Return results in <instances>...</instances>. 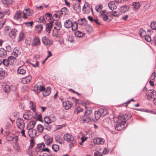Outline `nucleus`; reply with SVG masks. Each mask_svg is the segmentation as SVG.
Wrapping results in <instances>:
<instances>
[{
  "label": "nucleus",
  "instance_id": "obj_1",
  "mask_svg": "<svg viewBox=\"0 0 156 156\" xmlns=\"http://www.w3.org/2000/svg\"><path fill=\"white\" fill-rule=\"evenodd\" d=\"M131 114L129 113H126L124 115H119L118 116V119L119 121H124L126 124V121L131 117Z\"/></svg>",
  "mask_w": 156,
  "mask_h": 156
},
{
  "label": "nucleus",
  "instance_id": "obj_2",
  "mask_svg": "<svg viewBox=\"0 0 156 156\" xmlns=\"http://www.w3.org/2000/svg\"><path fill=\"white\" fill-rule=\"evenodd\" d=\"M91 120L90 116L87 114L84 115L83 116H80L79 118V121L80 123L84 122L88 123Z\"/></svg>",
  "mask_w": 156,
  "mask_h": 156
},
{
  "label": "nucleus",
  "instance_id": "obj_3",
  "mask_svg": "<svg viewBox=\"0 0 156 156\" xmlns=\"http://www.w3.org/2000/svg\"><path fill=\"white\" fill-rule=\"evenodd\" d=\"M126 126L127 125L125 126V123L124 121H119L118 120V123L116 124L115 129L117 130L120 131L126 127Z\"/></svg>",
  "mask_w": 156,
  "mask_h": 156
},
{
  "label": "nucleus",
  "instance_id": "obj_4",
  "mask_svg": "<svg viewBox=\"0 0 156 156\" xmlns=\"http://www.w3.org/2000/svg\"><path fill=\"white\" fill-rule=\"evenodd\" d=\"M23 18L26 19L28 18L29 16H31L33 14V10L30 9H27L24 10Z\"/></svg>",
  "mask_w": 156,
  "mask_h": 156
},
{
  "label": "nucleus",
  "instance_id": "obj_5",
  "mask_svg": "<svg viewBox=\"0 0 156 156\" xmlns=\"http://www.w3.org/2000/svg\"><path fill=\"white\" fill-rule=\"evenodd\" d=\"M45 89L44 87L42 85V82L38 83L34 86V90L37 92H40Z\"/></svg>",
  "mask_w": 156,
  "mask_h": 156
},
{
  "label": "nucleus",
  "instance_id": "obj_6",
  "mask_svg": "<svg viewBox=\"0 0 156 156\" xmlns=\"http://www.w3.org/2000/svg\"><path fill=\"white\" fill-rule=\"evenodd\" d=\"M16 125L18 128L21 129H23L25 127V123L22 119L19 118L16 120Z\"/></svg>",
  "mask_w": 156,
  "mask_h": 156
},
{
  "label": "nucleus",
  "instance_id": "obj_7",
  "mask_svg": "<svg viewBox=\"0 0 156 156\" xmlns=\"http://www.w3.org/2000/svg\"><path fill=\"white\" fill-rule=\"evenodd\" d=\"M42 41L43 43L46 45L50 46L53 43L52 41L49 40L47 37L44 36L42 37Z\"/></svg>",
  "mask_w": 156,
  "mask_h": 156
},
{
  "label": "nucleus",
  "instance_id": "obj_8",
  "mask_svg": "<svg viewBox=\"0 0 156 156\" xmlns=\"http://www.w3.org/2000/svg\"><path fill=\"white\" fill-rule=\"evenodd\" d=\"M100 14L101 17L104 20L108 22H109L111 21V20L108 18V13L105 10L101 11V12Z\"/></svg>",
  "mask_w": 156,
  "mask_h": 156
},
{
  "label": "nucleus",
  "instance_id": "obj_9",
  "mask_svg": "<svg viewBox=\"0 0 156 156\" xmlns=\"http://www.w3.org/2000/svg\"><path fill=\"white\" fill-rule=\"evenodd\" d=\"M63 138L65 141L68 142H73L74 137L70 134L67 133L65 134Z\"/></svg>",
  "mask_w": 156,
  "mask_h": 156
},
{
  "label": "nucleus",
  "instance_id": "obj_10",
  "mask_svg": "<svg viewBox=\"0 0 156 156\" xmlns=\"http://www.w3.org/2000/svg\"><path fill=\"white\" fill-rule=\"evenodd\" d=\"M147 95L149 98H156V92L153 90H149L147 94Z\"/></svg>",
  "mask_w": 156,
  "mask_h": 156
},
{
  "label": "nucleus",
  "instance_id": "obj_11",
  "mask_svg": "<svg viewBox=\"0 0 156 156\" xmlns=\"http://www.w3.org/2000/svg\"><path fill=\"white\" fill-rule=\"evenodd\" d=\"M44 138L46 144L48 145H49L52 142L53 140V137L48 135L44 136Z\"/></svg>",
  "mask_w": 156,
  "mask_h": 156
},
{
  "label": "nucleus",
  "instance_id": "obj_12",
  "mask_svg": "<svg viewBox=\"0 0 156 156\" xmlns=\"http://www.w3.org/2000/svg\"><path fill=\"white\" fill-rule=\"evenodd\" d=\"M21 13L19 11H17L16 12L13 17L14 20L16 21L20 22L21 19Z\"/></svg>",
  "mask_w": 156,
  "mask_h": 156
},
{
  "label": "nucleus",
  "instance_id": "obj_13",
  "mask_svg": "<svg viewBox=\"0 0 156 156\" xmlns=\"http://www.w3.org/2000/svg\"><path fill=\"white\" fill-rule=\"evenodd\" d=\"M41 41L40 39L37 36H35L33 39V41L32 45L33 46H36L40 45Z\"/></svg>",
  "mask_w": 156,
  "mask_h": 156
},
{
  "label": "nucleus",
  "instance_id": "obj_14",
  "mask_svg": "<svg viewBox=\"0 0 156 156\" xmlns=\"http://www.w3.org/2000/svg\"><path fill=\"white\" fill-rule=\"evenodd\" d=\"M93 142L94 144H101L104 143V140L102 138L97 137L94 139Z\"/></svg>",
  "mask_w": 156,
  "mask_h": 156
},
{
  "label": "nucleus",
  "instance_id": "obj_15",
  "mask_svg": "<svg viewBox=\"0 0 156 156\" xmlns=\"http://www.w3.org/2000/svg\"><path fill=\"white\" fill-rule=\"evenodd\" d=\"M21 52V50L20 49L15 48L12 53V56L16 58L20 54Z\"/></svg>",
  "mask_w": 156,
  "mask_h": 156
},
{
  "label": "nucleus",
  "instance_id": "obj_16",
  "mask_svg": "<svg viewBox=\"0 0 156 156\" xmlns=\"http://www.w3.org/2000/svg\"><path fill=\"white\" fill-rule=\"evenodd\" d=\"M72 22L70 19L66 20L64 23V25L65 27L69 28L71 27L72 25Z\"/></svg>",
  "mask_w": 156,
  "mask_h": 156
},
{
  "label": "nucleus",
  "instance_id": "obj_17",
  "mask_svg": "<svg viewBox=\"0 0 156 156\" xmlns=\"http://www.w3.org/2000/svg\"><path fill=\"white\" fill-rule=\"evenodd\" d=\"M28 134L30 137H33L35 136L36 134V131L34 129H28Z\"/></svg>",
  "mask_w": 156,
  "mask_h": 156
},
{
  "label": "nucleus",
  "instance_id": "obj_18",
  "mask_svg": "<svg viewBox=\"0 0 156 156\" xmlns=\"http://www.w3.org/2000/svg\"><path fill=\"white\" fill-rule=\"evenodd\" d=\"M24 118L27 120H30L33 117V115L30 112H25L23 114Z\"/></svg>",
  "mask_w": 156,
  "mask_h": 156
},
{
  "label": "nucleus",
  "instance_id": "obj_19",
  "mask_svg": "<svg viewBox=\"0 0 156 156\" xmlns=\"http://www.w3.org/2000/svg\"><path fill=\"white\" fill-rule=\"evenodd\" d=\"M36 123L35 121H30L28 124L27 127V129H33Z\"/></svg>",
  "mask_w": 156,
  "mask_h": 156
},
{
  "label": "nucleus",
  "instance_id": "obj_20",
  "mask_svg": "<svg viewBox=\"0 0 156 156\" xmlns=\"http://www.w3.org/2000/svg\"><path fill=\"white\" fill-rule=\"evenodd\" d=\"M108 6L109 8L112 10L116 9L117 8V6L114 2H110L108 4Z\"/></svg>",
  "mask_w": 156,
  "mask_h": 156
},
{
  "label": "nucleus",
  "instance_id": "obj_21",
  "mask_svg": "<svg viewBox=\"0 0 156 156\" xmlns=\"http://www.w3.org/2000/svg\"><path fill=\"white\" fill-rule=\"evenodd\" d=\"M9 61L10 64H14L16 63V57L11 56H10L8 57Z\"/></svg>",
  "mask_w": 156,
  "mask_h": 156
},
{
  "label": "nucleus",
  "instance_id": "obj_22",
  "mask_svg": "<svg viewBox=\"0 0 156 156\" xmlns=\"http://www.w3.org/2000/svg\"><path fill=\"white\" fill-rule=\"evenodd\" d=\"M16 31L17 30L15 29H12L9 33V37L12 38H14L16 36Z\"/></svg>",
  "mask_w": 156,
  "mask_h": 156
},
{
  "label": "nucleus",
  "instance_id": "obj_23",
  "mask_svg": "<svg viewBox=\"0 0 156 156\" xmlns=\"http://www.w3.org/2000/svg\"><path fill=\"white\" fill-rule=\"evenodd\" d=\"M55 142H58L60 144H62L63 143L62 138L58 135H56L55 136Z\"/></svg>",
  "mask_w": 156,
  "mask_h": 156
},
{
  "label": "nucleus",
  "instance_id": "obj_24",
  "mask_svg": "<svg viewBox=\"0 0 156 156\" xmlns=\"http://www.w3.org/2000/svg\"><path fill=\"white\" fill-rule=\"evenodd\" d=\"M43 94L44 96H48L51 93V88L48 87L47 89H45L43 91Z\"/></svg>",
  "mask_w": 156,
  "mask_h": 156
},
{
  "label": "nucleus",
  "instance_id": "obj_25",
  "mask_svg": "<svg viewBox=\"0 0 156 156\" xmlns=\"http://www.w3.org/2000/svg\"><path fill=\"white\" fill-rule=\"evenodd\" d=\"M129 7L127 5H123L120 7V10L122 12H126L129 9Z\"/></svg>",
  "mask_w": 156,
  "mask_h": 156
},
{
  "label": "nucleus",
  "instance_id": "obj_26",
  "mask_svg": "<svg viewBox=\"0 0 156 156\" xmlns=\"http://www.w3.org/2000/svg\"><path fill=\"white\" fill-rule=\"evenodd\" d=\"M7 55L6 51L3 48H0V57H5Z\"/></svg>",
  "mask_w": 156,
  "mask_h": 156
},
{
  "label": "nucleus",
  "instance_id": "obj_27",
  "mask_svg": "<svg viewBox=\"0 0 156 156\" xmlns=\"http://www.w3.org/2000/svg\"><path fill=\"white\" fill-rule=\"evenodd\" d=\"M26 73V71L25 69L21 67H19L17 69V73L18 74L23 75Z\"/></svg>",
  "mask_w": 156,
  "mask_h": 156
},
{
  "label": "nucleus",
  "instance_id": "obj_28",
  "mask_svg": "<svg viewBox=\"0 0 156 156\" xmlns=\"http://www.w3.org/2000/svg\"><path fill=\"white\" fill-rule=\"evenodd\" d=\"M132 5L133 6V9L135 11L138 10L140 6V5L138 2H133Z\"/></svg>",
  "mask_w": 156,
  "mask_h": 156
},
{
  "label": "nucleus",
  "instance_id": "obj_29",
  "mask_svg": "<svg viewBox=\"0 0 156 156\" xmlns=\"http://www.w3.org/2000/svg\"><path fill=\"white\" fill-rule=\"evenodd\" d=\"M6 74V72L3 69L0 68V76L1 78L2 79L5 76Z\"/></svg>",
  "mask_w": 156,
  "mask_h": 156
},
{
  "label": "nucleus",
  "instance_id": "obj_30",
  "mask_svg": "<svg viewBox=\"0 0 156 156\" xmlns=\"http://www.w3.org/2000/svg\"><path fill=\"white\" fill-rule=\"evenodd\" d=\"M43 26L42 25H38L36 26V30L38 32H40L43 29Z\"/></svg>",
  "mask_w": 156,
  "mask_h": 156
},
{
  "label": "nucleus",
  "instance_id": "obj_31",
  "mask_svg": "<svg viewBox=\"0 0 156 156\" xmlns=\"http://www.w3.org/2000/svg\"><path fill=\"white\" fill-rule=\"evenodd\" d=\"M45 147L44 144L43 143H42L41 144H38L37 145V149L38 150H41L43 149V148Z\"/></svg>",
  "mask_w": 156,
  "mask_h": 156
},
{
  "label": "nucleus",
  "instance_id": "obj_32",
  "mask_svg": "<svg viewBox=\"0 0 156 156\" xmlns=\"http://www.w3.org/2000/svg\"><path fill=\"white\" fill-rule=\"evenodd\" d=\"M65 103L66 104L65 105V108L66 110H68L71 107L72 103L69 101H67Z\"/></svg>",
  "mask_w": 156,
  "mask_h": 156
},
{
  "label": "nucleus",
  "instance_id": "obj_33",
  "mask_svg": "<svg viewBox=\"0 0 156 156\" xmlns=\"http://www.w3.org/2000/svg\"><path fill=\"white\" fill-rule=\"evenodd\" d=\"M96 10L98 12H101L102 9V6L101 5H97L95 7Z\"/></svg>",
  "mask_w": 156,
  "mask_h": 156
},
{
  "label": "nucleus",
  "instance_id": "obj_34",
  "mask_svg": "<svg viewBox=\"0 0 156 156\" xmlns=\"http://www.w3.org/2000/svg\"><path fill=\"white\" fill-rule=\"evenodd\" d=\"M139 34L140 36L141 37H144L146 35V32L144 30L141 28L140 30Z\"/></svg>",
  "mask_w": 156,
  "mask_h": 156
},
{
  "label": "nucleus",
  "instance_id": "obj_35",
  "mask_svg": "<svg viewBox=\"0 0 156 156\" xmlns=\"http://www.w3.org/2000/svg\"><path fill=\"white\" fill-rule=\"evenodd\" d=\"M77 23L76 22H74L72 23L71 27L73 31H75L77 29Z\"/></svg>",
  "mask_w": 156,
  "mask_h": 156
},
{
  "label": "nucleus",
  "instance_id": "obj_36",
  "mask_svg": "<svg viewBox=\"0 0 156 156\" xmlns=\"http://www.w3.org/2000/svg\"><path fill=\"white\" fill-rule=\"evenodd\" d=\"M37 130L38 132L40 133L43 132V130L44 129L43 126L41 124H38L37 126Z\"/></svg>",
  "mask_w": 156,
  "mask_h": 156
},
{
  "label": "nucleus",
  "instance_id": "obj_37",
  "mask_svg": "<svg viewBox=\"0 0 156 156\" xmlns=\"http://www.w3.org/2000/svg\"><path fill=\"white\" fill-rule=\"evenodd\" d=\"M94 115L96 119H99L101 116H102L100 112H99L98 111H96L95 112Z\"/></svg>",
  "mask_w": 156,
  "mask_h": 156
},
{
  "label": "nucleus",
  "instance_id": "obj_38",
  "mask_svg": "<svg viewBox=\"0 0 156 156\" xmlns=\"http://www.w3.org/2000/svg\"><path fill=\"white\" fill-rule=\"evenodd\" d=\"M75 35L77 37H81L83 35V33L79 31H77L75 32Z\"/></svg>",
  "mask_w": 156,
  "mask_h": 156
},
{
  "label": "nucleus",
  "instance_id": "obj_39",
  "mask_svg": "<svg viewBox=\"0 0 156 156\" xmlns=\"http://www.w3.org/2000/svg\"><path fill=\"white\" fill-rule=\"evenodd\" d=\"M52 148L53 150L55 152L58 151L59 149L58 146L55 144L52 145Z\"/></svg>",
  "mask_w": 156,
  "mask_h": 156
},
{
  "label": "nucleus",
  "instance_id": "obj_40",
  "mask_svg": "<svg viewBox=\"0 0 156 156\" xmlns=\"http://www.w3.org/2000/svg\"><path fill=\"white\" fill-rule=\"evenodd\" d=\"M55 25L57 27V30H60L61 29L62 26L60 22L59 21H56L55 22Z\"/></svg>",
  "mask_w": 156,
  "mask_h": 156
},
{
  "label": "nucleus",
  "instance_id": "obj_41",
  "mask_svg": "<svg viewBox=\"0 0 156 156\" xmlns=\"http://www.w3.org/2000/svg\"><path fill=\"white\" fill-rule=\"evenodd\" d=\"M45 122L49 124L51 123V119L48 116H46L44 118Z\"/></svg>",
  "mask_w": 156,
  "mask_h": 156
},
{
  "label": "nucleus",
  "instance_id": "obj_42",
  "mask_svg": "<svg viewBox=\"0 0 156 156\" xmlns=\"http://www.w3.org/2000/svg\"><path fill=\"white\" fill-rule=\"evenodd\" d=\"M10 88L9 85H6L4 88L3 90L5 93H8L10 90Z\"/></svg>",
  "mask_w": 156,
  "mask_h": 156
},
{
  "label": "nucleus",
  "instance_id": "obj_43",
  "mask_svg": "<svg viewBox=\"0 0 156 156\" xmlns=\"http://www.w3.org/2000/svg\"><path fill=\"white\" fill-rule=\"evenodd\" d=\"M30 107L34 112H35V106L33 102L32 101L30 102Z\"/></svg>",
  "mask_w": 156,
  "mask_h": 156
},
{
  "label": "nucleus",
  "instance_id": "obj_44",
  "mask_svg": "<svg viewBox=\"0 0 156 156\" xmlns=\"http://www.w3.org/2000/svg\"><path fill=\"white\" fill-rule=\"evenodd\" d=\"M74 38L72 35H69L68 36L67 40L69 42L72 43L73 41Z\"/></svg>",
  "mask_w": 156,
  "mask_h": 156
},
{
  "label": "nucleus",
  "instance_id": "obj_45",
  "mask_svg": "<svg viewBox=\"0 0 156 156\" xmlns=\"http://www.w3.org/2000/svg\"><path fill=\"white\" fill-rule=\"evenodd\" d=\"M13 147L17 151L19 150L20 149V146L17 142H16L15 145L13 146Z\"/></svg>",
  "mask_w": 156,
  "mask_h": 156
},
{
  "label": "nucleus",
  "instance_id": "obj_46",
  "mask_svg": "<svg viewBox=\"0 0 156 156\" xmlns=\"http://www.w3.org/2000/svg\"><path fill=\"white\" fill-rule=\"evenodd\" d=\"M150 27L153 30H156V23L151 22L150 25Z\"/></svg>",
  "mask_w": 156,
  "mask_h": 156
},
{
  "label": "nucleus",
  "instance_id": "obj_47",
  "mask_svg": "<svg viewBox=\"0 0 156 156\" xmlns=\"http://www.w3.org/2000/svg\"><path fill=\"white\" fill-rule=\"evenodd\" d=\"M61 11L63 14L65 15L68 14V11L66 8L64 7L61 9Z\"/></svg>",
  "mask_w": 156,
  "mask_h": 156
},
{
  "label": "nucleus",
  "instance_id": "obj_48",
  "mask_svg": "<svg viewBox=\"0 0 156 156\" xmlns=\"http://www.w3.org/2000/svg\"><path fill=\"white\" fill-rule=\"evenodd\" d=\"M27 83H29L32 80V77L30 76H28L25 77Z\"/></svg>",
  "mask_w": 156,
  "mask_h": 156
},
{
  "label": "nucleus",
  "instance_id": "obj_49",
  "mask_svg": "<svg viewBox=\"0 0 156 156\" xmlns=\"http://www.w3.org/2000/svg\"><path fill=\"white\" fill-rule=\"evenodd\" d=\"M24 37V34L23 32H20V33L18 41H20L23 39Z\"/></svg>",
  "mask_w": 156,
  "mask_h": 156
},
{
  "label": "nucleus",
  "instance_id": "obj_50",
  "mask_svg": "<svg viewBox=\"0 0 156 156\" xmlns=\"http://www.w3.org/2000/svg\"><path fill=\"white\" fill-rule=\"evenodd\" d=\"M53 21L50 22L46 24V27L51 29L52 28Z\"/></svg>",
  "mask_w": 156,
  "mask_h": 156
},
{
  "label": "nucleus",
  "instance_id": "obj_51",
  "mask_svg": "<svg viewBox=\"0 0 156 156\" xmlns=\"http://www.w3.org/2000/svg\"><path fill=\"white\" fill-rule=\"evenodd\" d=\"M51 15L49 13H47L45 15L46 19L48 20H50L51 18Z\"/></svg>",
  "mask_w": 156,
  "mask_h": 156
},
{
  "label": "nucleus",
  "instance_id": "obj_52",
  "mask_svg": "<svg viewBox=\"0 0 156 156\" xmlns=\"http://www.w3.org/2000/svg\"><path fill=\"white\" fill-rule=\"evenodd\" d=\"M30 145L29 147V149L32 148L34 145V141L33 139H31L30 140Z\"/></svg>",
  "mask_w": 156,
  "mask_h": 156
},
{
  "label": "nucleus",
  "instance_id": "obj_53",
  "mask_svg": "<svg viewBox=\"0 0 156 156\" xmlns=\"http://www.w3.org/2000/svg\"><path fill=\"white\" fill-rule=\"evenodd\" d=\"M39 152V150L36 148L34 151H33L32 156H37Z\"/></svg>",
  "mask_w": 156,
  "mask_h": 156
},
{
  "label": "nucleus",
  "instance_id": "obj_54",
  "mask_svg": "<svg viewBox=\"0 0 156 156\" xmlns=\"http://www.w3.org/2000/svg\"><path fill=\"white\" fill-rule=\"evenodd\" d=\"M39 21L40 23H45V20L44 16H41L39 18Z\"/></svg>",
  "mask_w": 156,
  "mask_h": 156
},
{
  "label": "nucleus",
  "instance_id": "obj_55",
  "mask_svg": "<svg viewBox=\"0 0 156 156\" xmlns=\"http://www.w3.org/2000/svg\"><path fill=\"white\" fill-rule=\"evenodd\" d=\"M3 64L5 66H8L9 64L8 59V60L6 59H4L3 61Z\"/></svg>",
  "mask_w": 156,
  "mask_h": 156
},
{
  "label": "nucleus",
  "instance_id": "obj_56",
  "mask_svg": "<svg viewBox=\"0 0 156 156\" xmlns=\"http://www.w3.org/2000/svg\"><path fill=\"white\" fill-rule=\"evenodd\" d=\"M5 7H7L8 5H11L13 2V0H7Z\"/></svg>",
  "mask_w": 156,
  "mask_h": 156
},
{
  "label": "nucleus",
  "instance_id": "obj_57",
  "mask_svg": "<svg viewBox=\"0 0 156 156\" xmlns=\"http://www.w3.org/2000/svg\"><path fill=\"white\" fill-rule=\"evenodd\" d=\"M76 113L78 114L79 113L83 112V108H81L80 106H78L76 109Z\"/></svg>",
  "mask_w": 156,
  "mask_h": 156
},
{
  "label": "nucleus",
  "instance_id": "obj_58",
  "mask_svg": "<svg viewBox=\"0 0 156 156\" xmlns=\"http://www.w3.org/2000/svg\"><path fill=\"white\" fill-rule=\"evenodd\" d=\"M26 25L28 27H31L32 26L33 24V21H31L28 22H27L25 23Z\"/></svg>",
  "mask_w": 156,
  "mask_h": 156
},
{
  "label": "nucleus",
  "instance_id": "obj_59",
  "mask_svg": "<svg viewBox=\"0 0 156 156\" xmlns=\"http://www.w3.org/2000/svg\"><path fill=\"white\" fill-rule=\"evenodd\" d=\"M144 37L145 40L147 42H149L151 41V37L149 36L145 35Z\"/></svg>",
  "mask_w": 156,
  "mask_h": 156
},
{
  "label": "nucleus",
  "instance_id": "obj_60",
  "mask_svg": "<svg viewBox=\"0 0 156 156\" xmlns=\"http://www.w3.org/2000/svg\"><path fill=\"white\" fill-rule=\"evenodd\" d=\"M112 15L115 17H117L119 16V14L117 13L116 11H113L112 12Z\"/></svg>",
  "mask_w": 156,
  "mask_h": 156
},
{
  "label": "nucleus",
  "instance_id": "obj_61",
  "mask_svg": "<svg viewBox=\"0 0 156 156\" xmlns=\"http://www.w3.org/2000/svg\"><path fill=\"white\" fill-rule=\"evenodd\" d=\"M92 113V111L90 110H87L86 111H85L84 115L87 114V115L89 116Z\"/></svg>",
  "mask_w": 156,
  "mask_h": 156
},
{
  "label": "nucleus",
  "instance_id": "obj_62",
  "mask_svg": "<svg viewBox=\"0 0 156 156\" xmlns=\"http://www.w3.org/2000/svg\"><path fill=\"white\" fill-rule=\"evenodd\" d=\"M53 17L54 18V19L56 20H58L60 18L59 16H58V15L56 13L53 15Z\"/></svg>",
  "mask_w": 156,
  "mask_h": 156
},
{
  "label": "nucleus",
  "instance_id": "obj_63",
  "mask_svg": "<svg viewBox=\"0 0 156 156\" xmlns=\"http://www.w3.org/2000/svg\"><path fill=\"white\" fill-rule=\"evenodd\" d=\"M14 138L11 136H8L6 137V139L8 141H12L13 140Z\"/></svg>",
  "mask_w": 156,
  "mask_h": 156
},
{
  "label": "nucleus",
  "instance_id": "obj_64",
  "mask_svg": "<svg viewBox=\"0 0 156 156\" xmlns=\"http://www.w3.org/2000/svg\"><path fill=\"white\" fill-rule=\"evenodd\" d=\"M94 155L95 156H102V154L101 152L97 151L94 153Z\"/></svg>",
  "mask_w": 156,
  "mask_h": 156
}]
</instances>
